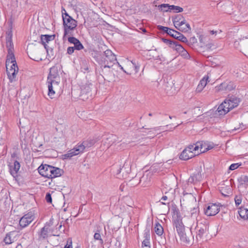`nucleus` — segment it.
Segmentation results:
<instances>
[{
  "label": "nucleus",
  "mask_w": 248,
  "mask_h": 248,
  "mask_svg": "<svg viewBox=\"0 0 248 248\" xmlns=\"http://www.w3.org/2000/svg\"><path fill=\"white\" fill-rule=\"evenodd\" d=\"M64 33L63 40H66L67 36H74L78 21L69 15L64 9L62 11Z\"/></svg>",
  "instance_id": "nucleus-1"
},
{
  "label": "nucleus",
  "mask_w": 248,
  "mask_h": 248,
  "mask_svg": "<svg viewBox=\"0 0 248 248\" xmlns=\"http://www.w3.org/2000/svg\"><path fill=\"white\" fill-rule=\"evenodd\" d=\"M96 61L103 70L106 68H110L117 61L116 56L109 49L105 51L102 55H97L95 58Z\"/></svg>",
  "instance_id": "nucleus-2"
},
{
  "label": "nucleus",
  "mask_w": 248,
  "mask_h": 248,
  "mask_svg": "<svg viewBox=\"0 0 248 248\" xmlns=\"http://www.w3.org/2000/svg\"><path fill=\"white\" fill-rule=\"evenodd\" d=\"M240 102L239 99L235 96H232L225 99L218 107L217 111L219 115H224L230 110L238 106Z\"/></svg>",
  "instance_id": "nucleus-3"
},
{
  "label": "nucleus",
  "mask_w": 248,
  "mask_h": 248,
  "mask_svg": "<svg viewBox=\"0 0 248 248\" xmlns=\"http://www.w3.org/2000/svg\"><path fill=\"white\" fill-rule=\"evenodd\" d=\"M194 146L192 144L189 145L181 153L180 155V159L184 160H187L196 155V153L194 151Z\"/></svg>",
  "instance_id": "nucleus-4"
},
{
  "label": "nucleus",
  "mask_w": 248,
  "mask_h": 248,
  "mask_svg": "<svg viewBox=\"0 0 248 248\" xmlns=\"http://www.w3.org/2000/svg\"><path fill=\"white\" fill-rule=\"evenodd\" d=\"M93 85L91 84H86L81 87L80 97L83 100L88 99L92 97V88Z\"/></svg>",
  "instance_id": "nucleus-5"
},
{
  "label": "nucleus",
  "mask_w": 248,
  "mask_h": 248,
  "mask_svg": "<svg viewBox=\"0 0 248 248\" xmlns=\"http://www.w3.org/2000/svg\"><path fill=\"white\" fill-rule=\"evenodd\" d=\"M13 62H15V57L12 51V48H9L8 50V55L7 56V59L6 61V67L7 76H9L13 72H18L17 70L9 69L10 64H11V63Z\"/></svg>",
  "instance_id": "nucleus-6"
},
{
  "label": "nucleus",
  "mask_w": 248,
  "mask_h": 248,
  "mask_svg": "<svg viewBox=\"0 0 248 248\" xmlns=\"http://www.w3.org/2000/svg\"><path fill=\"white\" fill-rule=\"evenodd\" d=\"M220 203H212L204 209V214L207 216H214L217 215L220 210Z\"/></svg>",
  "instance_id": "nucleus-7"
},
{
  "label": "nucleus",
  "mask_w": 248,
  "mask_h": 248,
  "mask_svg": "<svg viewBox=\"0 0 248 248\" xmlns=\"http://www.w3.org/2000/svg\"><path fill=\"white\" fill-rule=\"evenodd\" d=\"M59 70L60 67L57 65H54L50 68L47 80L60 82Z\"/></svg>",
  "instance_id": "nucleus-8"
},
{
  "label": "nucleus",
  "mask_w": 248,
  "mask_h": 248,
  "mask_svg": "<svg viewBox=\"0 0 248 248\" xmlns=\"http://www.w3.org/2000/svg\"><path fill=\"white\" fill-rule=\"evenodd\" d=\"M34 219L33 213L30 212L24 215L19 220V225L22 228H25L30 224Z\"/></svg>",
  "instance_id": "nucleus-9"
},
{
  "label": "nucleus",
  "mask_w": 248,
  "mask_h": 248,
  "mask_svg": "<svg viewBox=\"0 0 248 248\" xmlns=\"http://www.w3.org/2000/svg\"><path fill=\"white\" fill-rule=\"evenodd\" d=\"M18 234L16 231H11L7 232L4 237L2 242L5 245L11 244L16 241L18 239Z\"/></svg>",
  "instance_id": "nucleus-10"
},
{
  "label": "nucleus",
  "mask_w": 248,
  "mask_h": 248,
  "mask_svg": "<svg viewBox=\"0 0 248 248\" xmlns=\"http://www.w3.org/2000/svg\"><path fill=\"white\" fill-rule=\"evenodd\" d=\"M118 142L117 136L113 134H108L104 138L102 141V144L108 148L114 143Z\"/></svg>",
  "instance_id": "nucleus-11"
},
{
  "label": "nucleus",
  "mask_w": 248,
  "mask_h": 248,
  "mask_svg": "<svg viewBox=\"0 0 248 248\" xmlns=\"http://www.w3.org/2000/svg\"><path fill=\"white\" fill-rule=\"evenodd\" d=\"M11 162L9 163L8 165L9 167V171L11 174L14 177H16L17 176V173L20 168V164L19 162L17 160H13V161L11 160Z\"/></svg>",
  "instance_id": "nucleus-12"
},
{
  "label": "nucleus",
  "mask_w": 248,
  "mask_h": 248,
  "mask_svg": "<svg viewBox=\"0 0 248 248\" xmlns=\"http://www.w3.org/2000/svg\"><path fill=\"white\" fill-rule=\"evenodd\" d=\"M55 35H41L40 36L41 41L42 44L44 45L47 53H48V51L50 50L51 52L52 51L53 49L49 47L46 44V43H48L50 41H52L55 39Z\"/></svg>",
  "instance_id": "nucleus-13"
},
{
  "label": "nucleus",
  "mask_w": 248,
  "mask_h": 248,
  "mask_svg": "<svg viewBox=\"0 0 248 248\" xmlns=\"http://www.w3.org/2000/svg\"><path fill=\"white\" fill-rule=\"evenodd\" d=\"M208 229L207 225L202 223L198 224L195 228L196 230V238L201 239Z\"/></svg>",
  "instance_id": "nucleus-14"
},
{
  "label": "nucleus",
  "mask_w": 248,
  "mask_h": 248,
  "mask_svg": "<svg viewBox=\"0 0 248 248\" xmlns=\"http://www.w3.org/2000/svg\"><path fill=\"white\" fill-rule=\"evenodd\" d=\"M192 145H194V151L196 153V155L206 152L207 143L203 141H197Z\"/></svg>",
  "instance_id": "nucleus-15"
},
{
  "label": "nucleus",
  "mask_w": 248,
  "mask_h": 248,
  "mask_svg": "<svg viewBox=\"0 0 248 248\" xmlns=\"http://www.w3.org/2000/svg\"><path fill=\"white\" fill-rule=\"evenodd\" d=\"M52 167V166L46 164L42 165L38 168V172L42 176L48 178Z\"/></svg>",
  "instance_id": "nucleus-16"
},
{
  "label": "nucleus",
  "mask_w": 248,
  "mask_h": 248,
  "mask_svg": "<svg viewBox=\"0 0 248 248\" xmlns=\"http://www.w3.org/2000/svg\"><path fill=\"white\" fill-rule=\"evenodd\" d=\"M50 226V223H46L44 227L41 229L39 232V239L40 240H45L48 237V234L51 231Z\"/></svg>",
  "instance_id": "nucleus-17"
},
{
  "label": "nucleus",
  "mask_w": 248,
  "mask_h": 248,
  "mask_svg": "<svg viewBox=\"0 0 248 248\" xmlns=\"http://www.w3.org/2000/svg\"><path fill=\"white\" fill-rule=\"evenodd\" d=\"M235 88V85L232 82H225L220 84L219 86L216 87L217 90L231 91Z\"/></svg>",
  "instance_id": "nucleus-18"
},
{
  "label": "nucleus",
  "mask_w": 248,
  "mask_h": 248,
  "mask_svg": "<svg viewBox=\"0 0 248 248\" xmlns=\"http://www.w3.org/2000/svg\"><path fill=\"white\" fill-rule=\"evenodd\" d=\"M66 39L68 41L74 45L73 46L75 49L78 50H80L84 48V46L82 44L80 43L78 39L74 37V36H67Z\"/></svg>",
  "instance_id": "nucleus-19"
},
{
  "label": "nucleus",
  "mask_w": 248,
  "mask_h": 248,
  "mask_svg": "<svg viewBox=\"0 0 248 248\" xmlns=\"http://www.w3.org/2000/svg\"><path fill=\"white\" fill-rule=\"evenodd\" d=\"M78 147V145H77L73 149L69 150L66 154L62 155V158L63 159H70L73 156L82 153Z\"/></svg>",
  "instance_id": "nucleus-20"
},
{
  "label": "nucleus",
  "mask_w": 248,
  "mask_h": 248,
  "mask_svg": "<svg viewBox=\"0 0 248 248\" xmlns=\"http://www.w3.org/2000/svg\"><path fill=\"white\" fill-rule=\"evenodd\" d=\"M95 142V141L94 140L89 139L83 141L81 143H78V147L81 149V153H83L84 151L86 149H88L89 147L93 146Z\"/></svg>",
  "instance_id": "nucleus-21"
},
{
  "label": "nucleus",
  "mask_w": 248,
  "mask_h": 248,
  "mask_svg": "<svg viewBox=\"0 0 248 248\" xmlns=\"http://www.w3.org/2000/svg\"><path fill=\"white\" fill-rule=\"evenodd\" d=\"M173 224L176 228V231L179 236L181 234H183V233L185 232V226L182 220H173Z\"/></svg>",
  "instance_id": "nucleus-22"
},
{
  "label": "nucleus",
  "mask_w": 248,
  "mask_h": 248,
  "mask_svg": "<svg viewBox=\"0 0 248 248\" xmlns=\"http://www.w3.org/2000/svg\"><path fill=\"white\" fill-rule=\"evenodd\" d=\"M202 179V175L200 171H197L193 173L188 179V183L190 184H195L196 183L201 181Z\"/></svg>",
  "instance_id": "nucleus-23"
},
{
  "label": "nucleus",
  "mask_w": 248,
  "mask_h": 248,
  "mask_svg": "<svg viewBox=\"0 0 248 248\" xmlns=\"http://www.w3.org/2000/svg\"><path fill=\"white\" fill-rule=\"evenodd\" d=\"M48 83V95L51 98H53V95H54L55 92L54 91V87L58 86L59 83V81H47Z\"/></svg>",
  "instance_id": "nucleus-24"
},
{
  "label": "nucleus",
  "mask_w": 248,
  "mask_h": 248,
  "mask_svg": "<svg viewBox=\"0 0 248 248\" xmlns=\"http://www.w3.org/2000/svg\"><path fill=\"white\" fill-rule=\"evenodd\" d=\"M51 170V171H50V173L51 174H49L48 178L49 179L61 176L63 173L62 170L53 166H52Z\"/></svg>",
  "instance_id": "nucleus-25"
},
{
  "label": "nucleus",
  "mask_w": 248,
  "mask_h": 248,
  "mask_svg": "<svg viewBox=\"0 0 248 248\" xmlns=\"http://www.w3.org/2000/svg\"><path fill=\"white\" fill-rule=\"evenodd\" d=\"M157 29L160 31H163L164 32L167 33L168 35L173 37L174 38V35L176 34L177 31L170 29L168 27H164L161 25L157 26Z\"/></svg>",
  "instance_id": "nucleus-26"
},
{
  "label": "nucleus",
  "mask_w": 248,
  "mask_h": 248,
  "mask_svg": "<svg viewBox=\"0 0 248 248\" xmlns=\"http://www.w3.org/2000/svg\"><path fill=\"white\" fill-rule=\"evenodd\" d=\"M175 28L181 31L184 32H188L191 30L190 25L188 23H186V20L184 22H181Z\"/></svg>",
  "instance_id": "nucleus-27"
},
{
  "label": "nucleus",
  "mask_w": 248,
  "mask_h": 248,
  "mask_svg": "<svg viewBox=\"0 0 248 248\" xmlns=\"http://www.w3.org/2000/svg\"><path fill=\"white\" fill-rule=\"evenodd\" d=\"M191 230L189 232L186 233V232H184L183 234L179 235L180 240L186 244H189L190 242L191 238L193 237Z\"/></svg>",
  "instance_id": "nucleus-28"
},
{
  "label": "nucleus",
  "mask_w": 248,
  "mask_h": 248,
  "mask_svg": "<svg viewBox=\"0 0 248 248\" xmlns=\"http://www.w3.org/2000/svg\"><path fill=\"white\" fill-rule=\"evenodd\" d=\"M208 79V77H204L200 80V83L198 85L196 90V92L197 93H200L202 91L203 88L207 84Z\"/></svg>",
  "instance_id": "nucleus-29"
},
{
  "label": "nucleus",
  "mask_w": 248,
  "mask_h": 248,
  "mask_svg": "<svg viewBox=\"0 0 248 248\" xmlns=\"http://www.w3.org/2000/svg\"><path fill=\"white\" fill-rule=\"evenodd\" d=\"M239 186H243L246 187L248 186V176L246 175H242L238 178Z\"/></svg>",
  "instance_id": "nucleus-30"
},
{
  "label": "nucleus",
  "mask_w": 248,
  "mask_h": 248,
  "mask_svg": "<svg viewBox=\"0 0 248 248\" xmlns=\"http://www.w3.org/2000/svg\"><path fill=\"white\" fill-rule=\"evenodd\" d=\"M162 41L166 44L167 45L169 46L170 48L175 49L177 46L178 45L179 43L176 41H174L172 40H169L166 38H162Z\"/></svg>",
  "instance_id": "nucleus-31"
},
{
  "label": "nucleus",
  "mask_w": 248,
  "mask_h": 248,
  "mask_svg": "<svg viewBox=\"0 0 248 248\" xmlns=\"http://www.w3.org/2000/svg\"><path fill=\"white\" fill-rule=\"evenodd\" d=\"M175 50L178 52L180 53L185 58L187 59L190 58V55L188 53L180 44H178Z\"/></svg>",
  "instance_id": "nucleus-32"
},
{
  "label": "nucleus",
  "mask_w": 248,
  "mask_h": 248,
  "mask_svg": "<svg viewBox=\"0 0 248 248\" xmlns=\"http://www.w3.org/2000/svg\"><path fill=\"white\" fill-rule=\"evenodd\" d=\"M238 214L241 218L246 220L248 219V209L241 207L238 210Z\"/></svg>",
  "instance_id": "nucleus-33"
},
{
  "label": "nucleus",
  "mask_w": 248,
  "mask_h": 248,
  "mask_svg": "<svg viewBox=\"0 0 248 248\" xmlns=\"http://www.w3.org/2000/svg\"><path fill=\"white\" fill-rule=\"evenodd\" d=\"M7 139V134L5 130H0V145H4Z\"/></svg>",
  "instance_id": "nucleus-34"
},
{
  "label": "nucleus",
  "mask_w": 248,
  "mask_h": 248,
  "mask_svg": "<svg viewBox=\"0 0 248 248\" xmlns=\"http://www.w3.org/2000/svg\"><path fill=\"white\" fill-rule=\"evenodd\" d=\"M200 213V210L198 206L194 207L190 210V216L191 218L195 219L197 218Z\"/></svg>",
  "instance_id": "nucleus-35"
},
{
  "label": "nucleus",
  "mask_w": 248,
  "mask_h": 248,
  "mask_svg": "<svg viewBox=\"0 0 248 248\" xmlns=\"http://www.w3.org/2000/svg\"><path fill=\"white\" fill-rule=\"evenodd\" d=\"M220 192L224 197H228L232 194V188L230 186L222 187L220 189Z\"/></svg>",
  "instance_id": "nucleus-36"
},
{
  "label": "nucleus",
  "mask_w": 248,
  "mask_h": 248,
  "mask_svg": "<svg viewBox=\"0 0 248 248\" xmlns=\"http://www.w3.org/2000/svg\"><path fill=\"white\" fill-rule=\"evenodd\" d=\"M185 21V20L183 18V17L181 15H177L172 19V22L175 27L179 25V24H180V23L181 22H183Z\"/></svg>",
  "instance_id": "nucleus-37"
},
{
  "label": "nucleus",
  "mask_w": 248,
  "mask_h": 248,
  "mask_svg": "<svg viewBox=\"0 0 248 248\" xmlns=\"http://www.w3.org/2000/svg\"><path fill=\"white\" fill-rule=\"evenodd\" d=\"M154 229L155 232L158 236L162 235L164 232V230L162 226L158 222H156L155 223Z\"/></svg>",
  "instance_id": "nucleus-38"
},
{
  "label": "nucleus",
  "mask_w": 248,
  "mask_h": 248,
  "mask_svg": "<svg viewBox=\"0 0 248 248\" xmlns=\"http://www.w3.org/2000/svg\"><path fill=\"white\" fill-rule=\"evenodd\" d=\"M176 34L174 35V38L180 41L183 43L187 42V38L182 33L177 31Z\"/></svg>",
  "instance_id": "nucleus-39"
},
{
  "label": "nucleus",
  "mask_w": 248,
  "mask_h": 248,
  "mask_svg": "<svg viewBox=\"0 0 248 248\" xmlns=\"http://www.w3.org/2000/svg\"><path fill=\"white\" fill-rule=\"evenodd\" d=\"M173 220H182L181 216L178 209L176 208L173 209Z\"/></svg>",
  "instance_id": "nucleus-40"
},
{
  "label": "nucleus",
  "mask_w": 248,
  "mask_h": 248,
  "mask_svg": "<svg viewBox=\"0 0 248 248\" xmlns=\"http://www.w3.org/2000/svg\"><path fill=\"white\" fill-rule=\"evenodd\" d=\"M149 231L148 232H146L144 233L145 239L142 242V247H148L150 245V241H149V234H148L149 232Z\"/></svg>",
  "instance_id": "nucleus-41"
},
{
  "label": "nucleus",
  "mask_w": 248,
  "mask_h": 248,
  "mask_svg": "<svg viewBox=\"0 0 248 248\" xmlns=\"http://www.w3.org/2000/svg\"><path fill=\"white\" fill-rule=\"evenodd\" d=\"M93 238L95 240H98L100 244L102 245L103 244V240L102 239L100 230H97L94 234Z\"/></svg>",
  "instance_id": "nucleus-42"
},
{
  "label": "nucleus",
  "mask_w": 248,
  "mask_h": 248,
  "mask_svg": "<svg viewBox=\"0 0 248 248\" xmlns=\"http://www.w3.org/2000/svg\"><path fill=\"white\" fill-rule=\"evenodd\" d=\"M170 11L173 10L176 13H180L183 11V9L179 6H175L173 5H170Z\"/></svg>",
  "instance_id": "nucleus-43"
},
{
  "label": "nucleus",
  "mask_w": 248,
  "mask_h": 248,
  "mask_svg": "<svg viewBox=\"0 0 248 248\" xmlns=\"http://www.w3.org/2000/svg\"><path fill=\"white\" fill-rule=\"evenodd\" d=\"M170 5L168 4H162L158 6L159 10L163 12H168L170 10Z\"/></svg>",
  "instance_id": "nucleus-44"
},
{
  "label": "nucleus",
  "mask_w": 248,
  "mask_h": 248,
  "mask_svg": "<svg viewBox=\"0 0 248 248\" xmlns=\"http://www.w3.org/2000/svg\"><path fill=\"white\" fill-rule=\"evenodd\" d=\"M235 203L236 204V206H239L242 202V197L241 196H236L234 198Z\"/></svg>",
  "instance_id": "nucleus-45"
},
{
  "label": "nucleus",
  "mask_w": 248,
  "mask_h": 248,
  "mask_svg": "<svg viewBox=\"0 0 248 248\" xmlns=\"http://www.w3.org/2000/svg\"><path fill=\"white\" fill-rule=\"evenodd\" d=\"M131 63H132L133 66L135 68V73H137L140 69V65L138 63L136 62L135 60H132L131 61Z\"/></svg>",
  "instance_id": "nucleus-46"
},
{
  "label": "nucleus",
  "mask_w": 248,
  "mask_h": 248,
  "mask_svg": "<svg viewBox=\"0 0 248 248\" xmlns=\"http://www.w3.org/2000/svg\"><path fill=\"white\" fill-rule=\"evenodd\" d=\"M9 69H15L18 70V68L17 67V65L16 63V61L15 60V62H13L11 63V64H10Z\"/></svg>",
  "instance_id": "nucleus-47"
},
{
  "label": "nucleus",
  "mask_w": 248,
  "mask_h": 248,
  "mask_svg": "<svg viewBox=\"0 0 248 248\" xmlns=\"http://www.w3.org/2000/svg\"><path fill=\"white\" fill-rule=\"evenodd\" d=\"M17 73V72H13L9 76H8L10 82H12L13 81H15L16 80V75Z\"/></svg>",
  "instance_id": "nucleus-48"
},
{
  "label": "nucleus",
  "mask_w": 248,
  "mask_h": 248,
  "mask_svg": "<svg viewBox=\"0 0 248 248\" xmlns=\"http://www.w3.org/2000/svg\"><path fill=\"white\" fill-rule=\"evenodd\" d=\"M6 44H7V47L8 48V50H9V48H12V51L14 53L13 44L11 39H9L8 41H7Z\"/></svg>",
  "instance_id": "nucleus-49"
},
{
  "label": "nucleus",
  "mask_w": 248,
  "mask_h": 248,
  "mask_svg": "<svg viewBox=\"0 0 248 248\" xmlns=\"http://www.w3.org/2000/svg\"><path fill=\"white\" fill-rule=\"evenodd\" d=\"M240 166V165L238 164V163H233L230 165L229 167V170H234L238 168V167Z\"/></svg>",
  "instance_id": "nucleus-50"
},
{
  "label": "nucleus",
  "mask_w": 248,
  "mask_h": 248,
  "mask_svg": "<svg viewBox=\"0 0 248 248\" xmlns=\"http://www.w3.org/2000/svg\"><path fill=\"white\" fill-rule=\"evenodd\" d=\"M186 196L188 197V198L189 199V200L194 203L196 202V200L195 197L191 193L190 194H186Z\"/></svg>",
  "instance_id": "nucleus-51"
},
{
  "label": "nucleus",
  "mask_w": 248,
  "mask_h": 248,
  "mask_svg": "<svg viewBox=\"0 0 248 248\" xmlns=\"http://www.w3.org/2000/svg\"><path fill=\"white\" fill-rule=\"evenodd\" d=\"M46 200L48 203H51L52 202V198L51 194L49 193H47L46 195Z\"/></svg>",
  "instance_id": "nucleus-52"
},
{
  "label": "nucleus",
  "mask_w": 248,
  "mask_h": 248,
  "mask_svg": "<svg viewBox=\"0 0 248 248\" xmlns=\"http://www.w3.org/2000/svg\"><path fill=\"white\" fill-rule=\"evenodd\" d=\"M75 48L73 46H69L67 48V53L69 54H72L75 50Z\"/></svg>",
  "instance_id": "nucleus-53"
},
{
  "label": "nucleus",
  "mask_w": 248,
  "mask_h": 248,
  "mask_svg": "<svg viewBox=\"0 0 248 248\" xmlns=\"http://www.w3.org/2000/svg\"><path fill=\"white\" fill-rule=\"evenodd\" d=\"M68 243H69V241H68L67 244H66V245H65V246L64 247V248H72V241H70V242H69V244H68Z\"/></svg>",
  "instance_id": "nucleus-54"
},
{
  "label": "nucleus",
  "mask_w": 248,
  "mask_h": 248,
  "mask_svg": "<svg viewBox=\"0 0 248 248\" xmlns=\"http://www.w3.org/2000/svg\"><path fill=\"white\" fill-rule=\"evenodd\" d=\"M116 62H117V63H118V65L119 66V67H120L121 69H122V70H123L124 73H126L127 74H131L130 73H129V72H126V71H125V70H124V68H123V67L121 65H120V64H119V63L118 62H117L116 61Z\"/></svg>",
  "instance_id": "nucleus-55"
},
{
  "label": "nucleus",
  "mask_w": 248,
  "mask_h": 248,
  "mask_svg": "<svg viewBox=\"0 0 248 248\" xmlns=\"http://www.w3.org/2000/svg\"><path fill=\"white\" fill-rule=\"evenodd\" d=\"M213 148V146L211 145H209L208 143H207V146H206V151L212 149Z\"/></svg>",
  "instance_id": "nucleus-56"
},
{
  "label": "nucleus",
  "mask_w": 248,
  "mask_h": 248,
  "mask_svg": "<svg viewBox=\"0 0 248 248\" xmlns=\"http://www.w3.org/2000/svg\"><path fill=\"white\" fill-rule=\"evenodd\" d=\"M161 200H163V201H167L168 200V197L166 196H163Z\"/></svg>",
  "instance_id": "nucleus-57"
},
{
  "label": "nucleus",
  "mask_w": 248,
  "mask_h": 248,
  "mask_svg": "<svg viewBox=\"0 0 248 248\" xmlns=\"http://www.w3.org/2000/svg\"><path fill=\"white\" fill-rule=\"evenodd\" d=\"M190 40L192 41L193 43H196L197 42V39L195 37L191 38Z\"/></svg>",
  "instance_id": "nucleus-58"
},
{
  "label": "nucleus",
  "mask_w": 248,
  "mask_h": 248,
  "mask_svg": "<svg viewBox=\"0 0 248 248\" xmlns=\"http://www.w3.org/2000/svg\"><path fill=\"white\" fill-rule=\"evenodd\" d=\"M147 178V176L143 175L142 177L140 180V182H141L142 181H144L145 179Z\"/></svg>",
  "instance_id": "nucleus-59"
},
{
  "label": "nucleus",
  "mask_w": 248,
  "mask_h": 248,
  "mask_svg": "<svg viewBox=\"0 0 248 248\" xmlns=\"http://www.w3.org/2000/svg\"><path fill=\"white\" fill-rule=\"evenodd\" d=\"M16 156V154L15 153H13V154H12L11 155V157L12 158H14Z\"/></svg>",
  "instance_id": "nucleus-60"
},
{
  "label": "nucleus",
  "mask_w": 248,
  "mask_h": 248,
  "mask_svg": "<svg viewBox=\"0 0 248 248\" xmlns=\"http://www.w3.org/2000/svg\"><path fill=\"white\" fill-rule=\"evenodd\" d=\"M210 33H211V34H215V33H217V31H210Z\"/></svg>",
  "instance_id": "nucleus-61"
},
{
  "label": "nucleus",
  "mask_w": 248,
  "mask_h": 248,
  "mask_svg": "<svg viewBox=\"0 0 248 248\" xmlns=\"http://www.w3.org/2000/svg\"><path fill=\"white\" fill-rule=\"evenodd\" d=\"M158 202H160V204H164V205H166L167 204L166 203L164 202H163L159 201Z\"/></svg>",
  "instance_id": "nucleus-62"
},
{
  "label": "nucleus",
  "mask_w": 248,
  "mask_h": 248,
  "mask_svg": "<svg viewBox=\"0 0 248 248\" xmlns=\"http://www.w3.org/2000/svg\"><path fill=\"white\" fill-rule=\"evenodd\" d=\"M62 223H61L60 225V226H59V227H58V229H59V230H61V228H62Z\"/></svg>",
  "instance_id": "nucleus-63"
},
{
  "label": "nucleus",
  "mask_w": 248,
  "mask_h": 248,
  "mask_svg": "<svg viewBox=\"0 0 248 248\" xmlns=\"http://www.w3.org/2000/svg\"><path fill=\"white\" fill-rule=\"evenodd\" d=\"M122 170V169L120 168V169L118 170V172L117 173H120V172H121V170Z\"/></svg>",
  "instance_id": "nucleus-64"
}]
</instances>
